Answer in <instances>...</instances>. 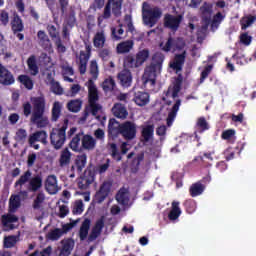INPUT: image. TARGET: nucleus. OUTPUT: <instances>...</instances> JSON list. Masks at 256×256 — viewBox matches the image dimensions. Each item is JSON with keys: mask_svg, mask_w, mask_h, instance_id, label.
<instances>
[{"mask_svg": "<svg viewBox=\"0 0 256 256\" xmlns=\"http://www.w3.org/2000/svg\"><path fill=\"white\" fill-rule=\"evenodd\" d=\"M32 105L30 102H25L22 105L24 117L27 118L31 115L30 123H32V125H36L38 129H45V127L49 125V118L45 116V97H34L32 99Z\"/></svg>", "mask_w": 256, "mask_h": 256, "instance_id": "f257e3e1", "label": "nucleus"}, {"mask_svg": "<svg viewBox=\"0 0 256 256\" xmlns=\"http://www.w3.org/2000/svg\"><path fill=\"white\" fill-rule=\"evenodd\" d=\"M163 61H165V55L163 53L157 52L153 55L151 64L146 66L144 70L145 83L155 85V81H157V73H161Z\"/></svg>", "mask_w": 256, "mask_h": 256, "instance_id": "f03ea898", "label": "nucleus"}, {"mask_svg": "<svg viewBox=\"0 0 256 256\" xmlns=\"http://www.w3.org/2000/svg\"><path fill=\"white\" fill-rule=\"evenodd\" d=\"M69 128V119H64L60 128H53L50 133V143L56 151L62 149L67 141V129Z\"/></svg>", "mask_w": 256, "mask_h": 256, "instance_id": "7ed1b4c3", "label": "nucleus"}, {"mask_svg": "<svg viewBox=\"0 0 256 256\" xmlns=\"http://www.w3.org/2000/svg\"><path fill=\"white\" fill-rule=\"evenodd\" d=\"M88 86V103L92 115H97L101 111V106L97 101H99V90H97V85L93 79H89L87 82Z\"/></svg>", "mask_w": 256, "mask_h": 256, "instance_id": "20e7f679", "label": "nucleus"}, {"mask_svg": "<svg viewBox=\"0 0 256 256\" xmlns=\"http://www.w3.org/2000/svg\"><path fill=\"white\" fill-rule=\"evenodd\" d=\"M160 47L162 51L165 53H169V51H185V47H187V43L185 42V39L178 37V38H173L169 37L163 46V43L160 44Z\"/></svg>", "mask_w": 256, "mask_h": 256, "instance_id": "39448f33", "label": "nucleus"}, {"mask_svg": "<svg viewBox=\"0 0 256 256\" xmlns=\"http://www.w3.org/2000/svg\"><path fill=\"white\" fill-rule=\"evenodd\" d=\"M181 85H183V79L181 77H177L174 81L173 87H169L166 92H164L165 96L162 97V101H164L165 105H171V100H167V98L172 97V99H177L179 97V93L181 92Z\"/></svg>", "mask_w": 256, "mask_h": 256, "instance_id": "423d86ee", "label": "nucleus"}, {"mask_svg": "<svg viewBox=\"0 0 256 256\" xmlns=\"http://www.w3.org/2000/svg\"><path fill=\"white\" fill-rule=\"evenodd\" d=\"M95 181V169L88 167L85 171L83 176L77 179L78 189L81 191H86L89 189V186L93 184Z\"/></svg>", "mask_w": 256, "mask_h": 256, "instance_id": "0eeeda50", "label": "nucleus"}, {"mask_svg": "<svg viewBox=\"0 0 256 256\" xmlns=\"http://www.w3.org/2000/svg\"><path fill=\"white\" fill-rule=\"evenodd\" d=\"M161 15H163V13L157 7L146 9L143 10V21L145 25H149V27H154L157 21L161 19Z\"/></svg>", "mask_w": 256, "mask_h": 256, "instance_id": "6e6552de", "label": "nucleus"}, {"mask_svg": "<svg viewBox=\"0 0 256 256\" xmlns=\"http://www.w3.org/2000/svg\"><path fill=\"white\" fill-rule=\"evenodd\" d=\"M120 135L125 141H133L137 137V125L131 121H125L121 124Z\"/></svg>", "mask_w": 256, "mask_h": 256, "instance_id": "1a4fd4ad", "label": "nucleus"}, {"mask_svg": "<svg viewBox=\"0 0 256 256\" xmlns=\"http://www.w3.org/2000/svg\"><path fill=\"white\" fill-rule=\"evenodd\" d=\"M42 143L43 145H47V132L45 130H39L31 134L28 138L29 147H32V149H35L36 151H39V144Z\"/></svg>", "mask_w": 256, "mask_h": 256, "instance_id": "9d476101", "label": "nucleus"}, {"mask_svg": "<svg viewBox=\"0 0 256 256\" xmlns=\"http://www.w3.org/2000/svg\"><path fill=\"white\" fill-rule=\"evenodd\" d=\"M182 22L183 14L177 16L173 14H165L164 16V27H166V29H171V31H177Z\"/></svg>", "mask_w": 256, "mask_h": 256, "instance_id": "9b49d317", "label": "nucleus"}, {"mask_svg": "<svg viewBox=\"0 0 256 256\" xmlns=\"http://www.w3.org/2000/svg\"><path fill=\"white\" fill-rule=\"evenodd\" d=\"M104 228L105 216H101L91 229V232L88 236V243H93V241H96L98 237H101V233H103Z\"/></svg>", "mask_w": 256, "mask_h": 256, "instance_id": "f8f14e48", "label": "nucleus"}, {"mask_svg": "<svg viewBox=\"0 0 256 256\" xmlns=\"http://www.w3.org/2000/svg\"><path fill=\"white\" fill-rule=\"evenodd\" d=\"M109 193H111V183H102L99 190L94 195V203L101 205V203H103V201H105L107 197H109Z\"/></svg>", "mask_w": 256, "mask_h": 256, "instance_id": "ddd939ff", "label": "nucleus"}, {"mask_svg": "<svg viewBox=\"0 0 256 256\" xmlns=\"http://www.w3.org/2000/svg\"><path fill=\"white\" fill-rule=\"evenodd\" d=\"M200 13L203 23H205L206 27H209L211 24V16L213 15V4L204 2L200 7Z\"/></svg>", "mask_w": 256, "mask_h": 256, "instance_id": "4468645a", "label": "nucleus"}, {"mask_svg": "<svg viewBox=\"0 0 256 256\" xmlns=\"http://www.w3.org/2000/svg\"><path fill=\"white\" fill-rule=\"evenodd\" d=\"M15 83V77L9 69H7L3 64L0 63V84L1 85H13Z\"/></svg>", "mask_w": 256, "mask_h": 256, "instance_id": "2eb2a0df", "label": "nucleus"}, {"mask_svg": "<svg viewBox=\"0 0 256 256\" xmlns=\"http://www.w3.org/2000/svg\"><path fill=\"white\" fill-rule=\"evenodd\" d=\"M45 190L49 195H57L59 193V185L57 184V176L49 175L45 180Z\"/></svg>", "mask_w": 256, "mask_h": 256, "instance_id": "dca6fc26", "label": "nucleus"}, {"mask_svg": "<svg viewBox=\"0 0 256 256\" xmlns=\"http://www.w3.org/2000/svg\"><path fill=\"white\" fill-rule=\"evenodd\" d=\"M185 59H187V50H183L181 54H176L170 67L174 69V71H183Z\"/></svg>", "mask_w": 256, "mask_h": 256, "instance_id": "f3484780", "label": "nucleus"}, {"mask_svg": "<svg viewBox=\"0 0 256 256\" xmlns=\"http://www.w3.org/2000/svg\"><path fill=\"white\" fill-rule=\"evenodd\" d=\"M118 81L120 85L123 87H131V84L133 83V74H131L130 70L123 69L119 74H118Z\"/></svg>", "mask_w": 256, "mask_h": 256, "instance_id": "a211bd4d", "label": "nucleus"}, {"mask_svg": "<svg viewBox=\"0 0 256 256\" xmlns=\"http://www.w3.org/2000/svg\"><path fill=\"white\" fill-rule=\"evenodd\" d=\"M38 45L44 49V51H51V39L45 31L39 30L37 32Z\"/></svg>", "mask_w": 256, "mask_h": 256, "instance_id": "6ab92c4d", "label": "nucleus"}, {"mask_svg": "<svg viewBox=\"0 0 256 256\" xmlns=\"http://www.w3.org/2000/svg\"><path fill=\"white\" fill-rule=\"evenodd\" d=\"M11 29L12 33L14 35H17V33H21L25 30V25L23 24V19H21V16L17 13H14L13 19L11 20Z\"/></svg>", "mask_w": 256, "mask_h": 256, "instance_id": "aec40b11", "label": "nucleus"}, {"mask_svg": "<svg viewBox=\"0 0 256 256\" xmlns=\"http://www.w3.org/2000/svg\"><path fill=\"white\" fill-rule=\"evenodd\" d=\"M97 145V140L93 138V136L89 134L82 135L81 139V149L85 151H93L95 149V146Z\"/></svg>", "mask_w": 256, "mask_h": 256, "instance_id": "412c9836", "label": "nucleus"}, {"mask_svg": "<svg viewBox=\"0 0 256 256\" xmlns=\"http://www.w3.org/2000/svg\"><path fill=\"white\" fill-rule=\"evenodd\" d=\"M133 101L138 105V107H145V105H148L150 101V95L143 91L135 92Z\"/></svg>", "mask_w": 256, "mask_h": 256, "instance_id": "4be33fe9", "label": "nucleus"}, {"mask_svg": "<svg viewBox=\"0 0 256 256\" xmlns=\"http://www.w3.org/2000/svg\"><path fill=\"white\" fill-rule=\"evenodd\" d=\"M71 157H73V153L69 151V148H64L60 152V157H59V167H69L71 165Z\"/></svg>", "mask_w": 256, "mask_h": 256, "instance_id": "5701e85b", "label": "nucleus"}, {"mask_svg": "<svg viewBox=\"0 0 256 256\" xmlns=\"http://www.w3.org/2000/svg\"><path fill=\"white\" fill-rule=\"evenodd\" d=\"M112 113L114 117H117V119H127V115H129L127 108H125V105L121 103L114 104L112 107Z\"/></svg>", "mask_w": 256, "mask_h": 256, "instance_id": "b1692460", "label": "nucleus"}, {"mask_svg": "<svg viewBox=\"0 0 256 256\" xmlns=\"http://www.w3.org/2000/svg\"><path fill=\"white\" fill-rule=\"evenodd\" d=\"M179 107H181V99H177L172 108L170 109L168 113V117L166 119L168 127H171L173 125V121H175V118L177 117V113L179 112Z\"/></svg>", "mask_w": 256, "mask_h": 256, "instance_id": "393cba45", "label": "nucleus"}, {"mask_svg": "<svg viewBox=\"0 0 256 256\" xmlns=\"http://www.w3.org/2000/svg\"><path fill=\"white\" fill-rule=\"evenodd\" d=\"M107 41V37L105 36V31L101 30L96 32L93 38V45L96 49H103L105 47V43Z\"/></svg>", "mask_w": 256, "mask_h": 256, "instance_id": "a878e982", "label": "nucleus"}, {"mask_svg": "<svg viewBox=\"0 0 256 256\" xmlns=\"http://www.w3.org/2000/svg\"><path fill=\"white\" fill-rule=\"evenodd\" d=\"M41 187H43V178L41 175H36L30 179L28 185L29 191H32V193H37Z\"/></svg>", "mask_w": 256, "mask_h": 256, "instance_id": "bb28decb", "label": "nucleus"}, {"mask_svg": "<svg viewBox=\"0 0 256 256\" xmlns=\"http://www.w3.org/2000/svg\"><path fill=\"white\" fill-rule=\"evenodd\" d=\"M85 165H87V154L78 155L75 159V166L71 167V171H75L76 167L77 173H83Z\"/></svg>", "mask_w": 256, "mask_h": 256, "instance_id": "cd10ccee", "label": "nucleus"}, {"mask_svg": "<svg viewBox=\"0 0 256 256\" xmlns=\"http://www.w3.org/2000/svg\"><path fill=\"white\" fill-rule=\"evenodd\" d=\"M89 229H91V220L89 218H86L79 229V239L80 241H85L87 237L89 236Z\"/></svg>", "mask_w": 256, "mask_h": 256, "instance_id": "c85d7f7f", "label": "nucleus"}, {"mask_svg": "<svg viewBox=\"0 0 256 256\" xmlns=\"http://www.w3.org/2000/svg\"><path fill=\"white\" fill-rule=\"evenodd\" d=\"M108 133L113 137H117L121 133V123H119L115 118L109 120Z\"/></svg>", "mask_w": 256, "mask_h": 256, "instance_id": "c756f323", "label": "nucleus"}, {"mask_svg": "<svg viewBox=\"0 0 256 256\" xmlns=\"http://www.w3.org/2000/svg\"><path fill=\"white\" fill-rule=\"evenodd\" d=\"M123 66L124 69H138V67H141L139 65V62L137 61V58H135V56L129 54L127 55L124 60H123Z\"/></svg>", "mask_w": 256, "mask_h": 256, "instance_id": "7c9ffc66", "label": "nucleus"}, {"mask_svg": "<svg viewBox=\"0 0 256 256\" xmlns=\"http://www.w3.org/2000/svg\"><path fill=\"white\" fill-rule=\"evenodd\" d=\"M141 135L145 143H149V141L153 139V135H155V125L150 124V125L144 126L142 128Z\"/></svg>", "mask_w": 256, "mask_h": 256, "instance_id": "2f4dec72", "label": "nucleus"}, {"mask_svg": "<svg viewBox=\"0 0 256 256\" xmlns=\"http://www.w3.org/2000/svg\"><path fill=\"white\" fill-rule=\"evenodd\" d=\"M82 137H83V132H80L76 134L69 142L70 149L73 150L75 153H79V151H82V148L80 146Z\"/></svg>", "mask_w": 256, "mask_h": 256, "instance_id": "473e14b6", "label": "nucleus"}, {"mask_svg": "<svg viewBox=\"0 0 256 256\" xmlns=\"http://www.w3.org/2000/svg\"><path fill=\"white\" fill-rule=\"evenodd\" d=\"M27 65L31 75H33L34 77L36 75H39V66L37 65V56L31 55L27 59Z\"/></svg>", "mask_w": 256, "mask_h": 256, "instance_id": "72a5a7b5", "label": "nucleus"}, {"mask_svg": "<svg viewBox=\"0 0 256 256\" xmlns=\"http://www.w3.org/2000/svg\"><path fill=\"white\" fill-rule=\"evenodd\" d=\"M181 217V208L179 207V202L173 201L172 208L168 214V219L170 221H177Z\"/></svg>", "mask_w": 256, "mask_h": 256, "instance_id": "f704fd0d", "label": "nucleus"}, {"mask_svg": "<svg viewBox=\"0 0 256 256\" xmlns=\"http://www.w3.org/2000/svg\"><path fill=\"white\" fill-rule=\"evenodd\" d=\"M205 187V184H201V182H196L190 186L189 193L192 197H199V195H203Z\"/></svg>", "mask_w": 256, "mask_h": 256, "instance_id": "c9c22d12", "label": "nucleus"}, {"mask_svg": "<svg viewBox=\"0 0 256 256\" xmlns=\"http://www.w3.org/2000/svg\"><path fill=\"white\" fill-rule=\"evenodd\" d=\"M255 21H256L255 15H248V16L242 17L240 20L242 31H245V29H247L248 27H251L253 23H255Z\"/></svg>", "mask_w": 256, "mask_h": 256, "instance_id": "e433bc0d", "label": "nucleus"}, {"mask_svg": "<svg viewBox=\"0 0 256 256\" xmlns=\"http://www.w3.org/2000/svg\"><path fill=\"white\" fill-rule=\"evenodd\" d=\"M61 237H63V229L61 228L50 230L46 234V239H48L49 241H59Z\"/></svg>", "mask_w": 256, "mask_h": 256, "instance_id": "4c0bfd02", "label": "nucleus"}, {"mask_svg": "<svg viewBox=\"0 0 256 256\" xmlns=\"http://www.w3.org/2000/svg\"><path fill=\"white\" fill-rule=\"evenodd\" d=\"M81 107H83V101L80 99L71 100L67 104L68 111H71V113H79Z\"/></svg>", "mask_w": 256, "mask_h": 256, "instance_id": "58836bf2", "label": "nucleus"}, {"mask_svg": "<svg viewBox=\"0 0 256 256\" xmlns=\"http://www.w3.org/2000/svg\"><path fill=\"white\" fill-rule=\"evenodd\" d=\"M108 3H110V8L112 7L113 15H115V17H119V15H121L123 0H108Z\"/></svg>", "mask_w": 256, "mask_h": 256, "instance_id": "ea45409f", "label": "nucleus"}, {"mask_svg": "<svg viewBox=\"0 0 256 256\" xmlns=\"http://www.w3.org/2000/svg\"><path fill=\"white\" fill-rule=\"evenodd\" d=\"M125 30H123V24H120L118 27L111 28V37L114 41H121L123 39V34Z\"/></svg>", "mask_w": 256, "mask_h": 256, "instance_id": "a19ab883", "label": "nucleus"}, {"mask_svg": "<svg viewBox=\"0 0 256 256\" xmlns=\"http://www.w3.org/2000/svg\"><path fill=\"white\" fill-rule=\"evenodd\" d=\"M89 73L91 75L92 81H97V79H99V65L97 64V60H92L90 62V66H89Z\"/></svg>", "mask_w": 256, "mask_h": 256, "instance_id": "79ce46f5", "label": "nucleus"}, {"mask_svg": "<svg viewBox=\"0 0 256 256\" xmlns=\"http://www.w3.org/2000/svg\"><path fill=\"white\" fill-rule=\"evenodd\" d=\"M149 55H151L149 49H143L136 53V61H138L140 67L147 61V59H149Z\"/></svg>", "mask_w": 256, "mask_h": 256, "instance_id": "37998d69", "label": "nucleus"}, {"mask_svg": "<svg viewBox=\"0 0 256 256\" xmlns=\"http://www.w3.org/2000/svg\"><path fill=\"white\" fill-rule=\"evenodd\" d=\"M59 117H61V103L56 101L53 103L51 121L55 123L59 121Z\"/></svg>", "mask_w": 256, "mask_h": 256, "instance_id": "c03bdc74", "label": "nucleus"}, {"mask_svg": "<svg viewBox=\"0 0 256 256\" xmlns=\"http://www.w3.org/2000/svg\"><path fill=\"white\" fill-rule=\"evenodd\" d=\"M105 19H111V2L106 3L103 14L98 17V25L100 26Z\"/></svg>", "mask_w": 256, "mask_h": 256, "instance_id": "a18cd8bd", "label": "nucleus"}, {"mask_svg": "<svg viewBox=\"0 0 256 256\" xmlns=\"http://www.w3.org/2000/svg\"><path fill=\"white\" fill-rule=\"evenodd\" d=\"M196 129L198 133H205V131H209V123L205 119V117H200L196 123Z\"/></svg>", "mask_w": 256, "mask_h": 256, "instance_id": "49530a36", "label": "nucleus"}, {"mask_svg": "<svg viewBox=\"0 0 256 256\" xmlns=\"http://www.w3.org/2000/svg\"><path fill=\"white\" fill-rule=\"evenodd\" d=\"M102 89L106 93L109 91H114L115 90V79H113V77H111V76L106 78L102 83Z\"/></svg>", "mask_w": 256, "mask_h": 256, "instance_id": "de8ad7c7", "label": "nucleus"}, {"mask_svg": "<svg viewBox=\"0 0 256 256\" xmlns=\"http://www.w3.org/2000/svg\"><path fill=\"white\" fill-rule=\"evenodd\" d=\"M133 49V41H125L117 45L118 53H129Z\"/></svg>", "mask_w": 256, "mask_h": 256, "instance_id": "09e8293b", "label": "nucleus"}, {"mask_svg": "<svg viewBox=\"0 0 256 256\" xmlns=\"http://www.w3.org/2000/svg\"><path fill=\"white\" fill-rule=\"evenodd\" d=\"M116 201L120 205H127L129 203V197L127 196V192L125 190L120 189L115 197Z\"/></svg>", "mask_w": 256, "mask_h": 256, "instance_id": "8fccbe9b", "label": "nucleus"}, {"mask_svg": "<svg viewBox=\"0 0 256 256\" xmlns=\"http://www.w3.org/2000/svg\"><path fill=\"white\" fill-rule=\"evenodd\" d=\"M18 81H19V83L24 85V87L26 89H28L29 91H31V89H33V80L29 76L20 75V76H18Z\"/></svg>", "mask_w": 256, "mask_h": 256, "instance_id": "3c124183", "label": "nucleus"}, {"mask_svg": "<svg viewBox=\"0 0 256 256\" xmlns=\"http://www.w3.org/2000/svg\"><path fill=\"white\" fill-rule=\"evenodd\" d=\"M110 151H111L112 159L117 161V163H119V161H121L123 159V156H121V153H119V148H117V144L111 143L110 144Z\"/></svg>", "mask_w": 256, "mask_h": 256, "instance_id": "603ef678", "label": "nucleus"}, {"mask_svg": "<svg viewBox=\"0 0 256 256\" xmlns=\"http://www.w3.org/2000/svg\"><path fill=\"white\" fill-rule=\"evenodd\" d=\"M223 19H225V16L221 12L216 13L213 16L212 21L210 20L212 29H217L219 25L223 22Z\"/></svg>", "mask_w": 256, "mask_h": 256, "instance_id": "864d4df0", "label": "nucleus"}, {"mask_svg": "<svg viewBox=\"0 0 256 256\" xmlns=\"http://www.w3.org/2000/svg\"><path fill=\"white\" fill-rule=\"evenodd\" d=\"M31 175L32 173L30 170L24 172V174L21 175L20 178L15 182V187H23V185H25V183L31 179Z\"/></svg>", "mask_w": 256, "mask_h": 256, "instance_id": "5fc2aeb1", "label": "nucleus"}, {"mask_svg": "<svg viewBox=\"0 0 256 256\" xmlns=\"http://www.w3.org/2000/svg\"><path fill=\"white\" fill-rule=\"evenodd\" d=\"M87 63H89V56L79 57V73L80 75H85L87 73Z\"/></svg>", "mask_w": 256, "mask_h": 256, "instance_id": "6e6d98bb", "label": "nucleus"}, {"mask_svg": "<svg viewBox=\"0 0 256 256\" xmlns=\"http://www.w3.org/2000/svg\"><path fill=\"white\" fill-rule=\"evenodd\" d=\"M19 221V218L15 216L14 214H6L2 215V225L4 227H7L9 223H17Z\"/></svg>", "mask_w": 256, "mask_h": 256, "instance_id": "4d7b16f0", "label": "nucleus"}, {"mask_svg": "<svg viewBox=\"0 0 256 256\" xmlns=\"http://www.w3.org/2000/svg\"><path fill=\"white\" fill-rule=\"evenodd\" d=\"M26 140H27V130L23 128L18 129L16 132L15 141L23 145V143H25Z\"/></svg>", "mask_w": 256, "mask_h": 256, "instance_id": "13d9d810", "label": "nucleus"}, {"mask_svg": "<svg viewBox=\"0 0 256 256\" xmlns=\"http://www.w3.org/2000/svg\"><path fill=\"white\" fill-rule=\"evenodd\" d=\"M184 207L186 209V213L191 215L192 213H195V209H197V203H195V200L193 199H188L184 202Z\"/></svg>", "mask_w": 256, "mask_h": 256, "instance_id": "bf43d9fd", "label": "nucleus"}, {"mask_svg": "<svg viewBox=\"0 0 256 256\" xmlns=\"http://www.w3.org/2000/svg\"><path fill=\"white\" fill-rule=\"evenodd\" d=\"M44 201H45V194L38 193L32 205L33 209L35 210L41 209V205H43Z\"/></svg>", "mask_w": 256, "mask_h": 256, "instance_id": "052dcab7", "label": "nucleus"}, {"mask_svg": "<svg viewBox=\"0 0 256 256\" xmlns=\"http://www.w3.org/2000/svg\"><path fill=\"white\" fill-rule=\"evenodd\" d=\"M193 163H198V165L200 167H204V168L212 167V165H213L210 162H208L207 160H205V158L203 156H196L193 159Z\"/></svg>", "mask_w": 256, "mask_h": 256, "instance_id": "680f3d73", "label": "nucleus"}, {"mask_svg": "<svg viewBox=\"0 0 256 256\" xmlns=\"http://www.w3.org/2000/svg\"><path fill=\"white\" fill-rule=\"evenodd\" d=\"M60 67L62 69L63 77L68 76V75L70 77H72L73 75H75V70L71 66H69V64L67 62H66V64L61 65Z\"/></svg>", "mask_w": 256, "mask_h": 256, "instance_id": "e2e57ef3", "label": "nucleus"}, {"mask_svg": "<svg viewBox=\"0 0 256 256\" xmlns=\"http://www.w3.org/2000/svg\"><path fill=\"white\" fill-rule=\"evenodd\" d=\"M17 243V238L15 236H8L4 238V247L6 249H11V247H15Z\"/></svg>", "mask_w": 256, "mask_h": 256, "instance_id": "0e129e2a", "label": "nucleus"}, {"mask_svg": "<svg viewBox=\"0 0 256 256\" xmlns=\"http://www.w3.org/2000/svg\"><path fill=\"white\" fill-rule=\"evenodd\" d=\"M211 71H213V65L205 66L204 70L201 72L200 75V83H203L209 77Z\"/></svg>", "mask_w": 256, "mask_h": 256, "instance_id": "69168bd1", "label": "nucleus"}, {"mask_svg": "<svg viewBox=\"0 0 256 256\" xmlns=\"http://www.w3.org/2000/svg\"><path fill=\"white\" fill-rule=\"evenodd\" d=\"M47 31L51 39H59V31L57 30V27H55V25L53 24L48 25Z\"/></svg>", "mask_w": 256, "mask_h": 256, "instance_id": "338daca9", "label": "nucleus"}, {"mask_svg": "<svg viewBox=\"0 0 256 256\" xmlns=\"http://www.w3.org/2000/svg\"><path fill=\"white\" fill-rule=\"evenodd\" d=\"M83 213V201L79 200L75 203L73 209H72V214L73 215H81Z\"/></svg>", "mask_w": 256, "mask_h": 256, "instance_id": "774afa93", "label": "nucleus"}]
</instances>
